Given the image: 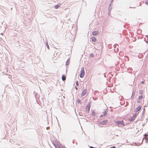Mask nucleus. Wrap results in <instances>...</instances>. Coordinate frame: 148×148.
Segmentation results:
<instances>
[{
    "label": "nucleus",
    "instance_id": "9b49d317",
    "mask_svg": "<svg viewBox=\"0 0 148 148\" xmlns=\"http://www.w3.org/2000/svg\"><path fill=\"white\" fill-rule=\"evenodd\" d=\"M143 56V55L142 53H140L138 56V57L139 58H141Z\"/></svg>",
    "mask_w": 148,
    "mask_h": 148
},
{
    "label": "nucleus",
    "instance_id": "c85d7f7f",
    "mask_svg": "<svg viewBox=\"0 0 148 148\" xmlns=\"http://www.w3.org/2000/svg\"><path fill=\"white\" fill-rule=\"evenodd\" d=\"M50 128V127H46V129H47V130H48Z\"/></svg>",
    "mask_w": 148,
    "mask_h": 148
},
{
    "label": "nucleus",
    "instance_id": "dca6fc26",
    "mask_svg": "<svg viewBox=\"0 0 148 148\" xmlns=\"http://www.w3.org/2000/svg\"><path fill=\"white\" fill-rule=\"evenodd\" d=\"M69 62H70V60L69 59L67 60L66 61V66H67L69 64Z\"/></svg>",
    "mask_w": 148,
    "mask_h": 148
},
{
    "label": "nucleus",
    "instance_id": "20e7f679",
    "mask_svg": "<svg viewBox=\"0 0 148 148\" xmlns=\"http://www.w3.org/2000/svg\"><path fill=\"white\" fill-rule=\"evenodd\" d=\"M137 115V114L136 113H135L132 116V117L131 118L130 121H133L134 120L135 117H136Z\"/></svg>",
    "mask_w": 148,
    "mask_h": 148
},
{
    "label": "nucleus",
    "instance_id": "a211bd4d",
    "mask_svg": "<svg viewBox=\"0 0 148 148\" xmlns=\"http://www.w3.org/2000/svg\"><path fill=\"white\" fill-rule=\"evenodd\" d=\"M60 143H59L56 146V148H61L60 147Z\"/></svg>",
    "mask_w": 148,
    "mask_h": 148
},
{
    "label": "nucleus",
    "instance_id": "cd10ccee",
    "mask_svg": "<svg viewBox=\"0 0 148 148\" xmlns=\"http://www.w3.org/2000/svg\"><path fill=\"white\" fill-rule=\"evenodd\" d=\"M145 3L147 5L148 4V0L147 1L145 2Z\"/></svg>",
    "mask_w": 148,
    "mask_h": 148
},
{
    "label": "nucleus",
    "instance_id": "f704fd0d",
    "mask_svg": "<svg viewBox=\"0 0 148 148\" xmlns=\"http://www.w3.org/2000/svg\"><path fill=\"white\" fill-rule=\"evenodd\" d=\"M114 0H112L111 1V3H112L113 1H114Z\"/></svg>",
    "mask_w": 148,
    "mask_h": 148
},
{
    "label": "nucleus",
    "instance_id": "aec40b11",
    "mask_svg": "<svg viewBox=\"0 0 148 148\" xmlns=\"http://www.w3.org/2000/svg\"><path fill=\"white\" fill-rule=\"evenodd\" d=\"M143 98V96L142 95H141L139 96L138 97V99L139 100H142Z\"/></svg>",
    "mask_w": 148,
    "mask_h": 148
},
{
    "label": "nucleus",
    "instance_id": "c756f323",
    "mask_svg": "<svg viewBox=\"0 0 148 148\" xmlns=\"http://www.w3.org/2000/svg\"><path fill=\"white\" fill-rule=\"evenodd\" d=\"M75 89H76V90H78V88L77 87L75 86Z\"/></svg>",
    "mask_w": 148,
    "mask_h": 148
},
{
    "label": "nucleus",
    "instance_id": "bb28decb",
    "mask_svg": "<svg viewBox=\"0 0 148 148\" xmlns=\"http://www.w3.org/2000/svg\"><path fill=\"white\" fill-rule=\"evenodd\" d=\"M90 57H92L94 56V55L92 54H91L90 55Z\"/></svg>",
    "mask_w": 148,
    "mask_h": 148
},
{
    "label": "nucleus",
    "instance_id": "f257e3e1",
    "mask_svg": "<svg viewBox=\"0 0 148 148\" xmlns=\"http://www.w3.org/2000/svg\"><path fill=\"white\" fill-rule=\"evenodd\" d=\"M115 123L119 127H122L124 125V124L123 121H116L115 122Z\"/></svg>",
    "mask_w": 148,
    "mask_h": 148
},
{
    "label": "nucleus",
    "instance_id": "2f4dec72",
    "mask_svg": "<svg viewBox=\"0 0 148 148\" xmlns=\"http://www.w3.org/2000/svg\"><path fill=\"white\" fill-rule=\"evenodd\" d=\"M103 116H104V115L103 114H101L100 116V117H103Z\"/></svg>",
    "mask_w": 148,
    "mask_h": 148
},
{
    "label": "nucleus",
    "instance_id": "f03ea898",
    "mask_svg": "<svg viewBox=\"0 0 148 148\" xmlns=\"http://www.w3.org/2000/svg\"><path fill=\"white\" fill-rule=\"evenodd\" d=\"M85 75L84 68L83 67L81 70L80 75V77L82 78Z\"/></svg>",
    "mask_w": 148,
    "mask_h": 148
},
{
    "label": "nucleus",
    "instance_id": "9d476101",
    "mask_svg": "<svg viewBox=\"0 0 148 148\" xmlns=\"http://www.w3.org/2000/svg\"><path fill=\"white\" fill-rule=\"evenodd\" d=\"M135 94V92H134V91L133 90V92H132V95L131 97V98L132 99H133L134 98Z\"/></svg>",
    "mask_w": 148,
    "mask_h": 148
},
{
    "label": "nucleus",
    "instance_id": "e433bc0d",
    "mask_svg": "<svg viewBox=\"0 0 148 148\" xmlns=\"http://www.w3.org/2000/svg\"><path fill=\"white\" fill-rule=\"evenodd\" d=\"M147 102H148V101H147Z\"/></svg>",
    "mask_w": 148,
    "mask_h": 148
},
{
    "label": "nucleus",
    "instance_id": "2eb2a0df",
    "mask_svg": "<svg viewBox=\"0 0 148 148\" xmlns=\"http://www.w3.org/2000/svg\"><path fill=\"white\" fill-rule=\"evenodd\" d=\"M60 6V4L59 5H57L54 6V8L56 9H57Z\"/></svg>",
    "mask_w": 148,
    "mask_h": 148
},
{
    "label": "nucleus",
    "instance_id": "412c9836",
    "mask_svg": "<svg viewBox=\"0 0 148 148\" xmlns=\"http://www.w3.org/2000/svg\"><path fill=\"white\" fill-rule=\"evenodd\" d=\"M91 115L92 116H95V112L94 111H93L92 112V113H91Z\"/></svg>",
    "mask_w": 148,
    "mask_h": 148
},
{
    "label": "nucleus",
    "instance_id": "423d86ee",
    "mask_svg": "<svg viewBox=\"0 0 148 148\" xmlns=\"http://www.w3.org/2000/svg\"><path fill=\"white\" fill-rule=\"evenodd\" d=\"M92 34L94 36L98 35L99 34V32L98 31H95L92 32Z\"/></svg>",
    "mask_w": 148,
    "mask_h": 148
},
{
    "label": "nucleus",
    "instance_id": "4468645a",
    "mask_svg": "<svg viewBox=\"0 0 148 148\" xmlns=\"http://www.w3.org/2000/svg\"><path fill=\"white\" fill-rule=\"evenodd\" d=\"M91 39L93 42H95L96 41V40L95 38V37H91Z\"/></svg>",
    "mask_w": 148,
    "mask_h": 148
},
{
    "label": "nucleus",
    "instance_id": "7c9ffc66",
    "mask_svg": "<svg viewBox=\"0 0 148 148\" xmlns=\"http://www.w3.org/2000/svg\"><path fill=\"white\" fill-rule=\"evenodd\" d=\"M90 148H96L94 147H93L92 146H90Z\"/></svg>",
    "mask_w": 148,
    "mask_h": 148
},
{
    "label": "nucleus",
    "instance_id": "393cba45",
    "mask_svg": "<svg viewBox=\"0 0 148 148\" xmlns=\"http://www.w3.org/2000/svg\"><path fill=\"white\" fill-rule=\"evenodd\" d=\"M76 84L77 86H79V83L78 81H77L76 82Z\"/></svg>",
    "mask_w": 148,
    "mask_h": 148
},
{
    "label": "nucleus",
    "instance_id": "4be33fe9",
    "mask_svg": "<svg viewBox=\"0 0 148 148\" xmlns=\"http://www.w3.org/2000/svg\"><path fill=\"white\" fill-rule=\"evenodd\" d=\"M139 93L140 94H142L143 93V91L142 90H141L139 91Z\"/></svg>",
    "mask_w": 148,
    "mask_h": 148
},
{
    "label": "nucleus",
    "instance_id": "7ed1b4c3",
    "mask_svg": "<svg viewBox=\"0 0 148 148\" xmlns=\"http://www.w3.org/2000/svg\"><path fill=\"white\" fill-rule=\"evenodd\" d=\"M90 104L88 103L87 105V106L86 107V111L87 113H89L90 110Z\"/></svg>",
    "mask_w": 148,
    "mask_h": 148
},
{
    "label": "nucleus",
    "instance_id": "6ab92c4d",
    "mask_svg": "<svg viewBox=\"0 0 148 148\" xmlns=\"http://www.w3.org/2000/svg\"><path fill=\"white\" fill-rule=\"evenodd\" d=\"M108 113V111H105L103 112V115L104 116H105Z\"/></svg>",
    "mask_w": 148,
    "mask_h": 148
},
{
    "label": "nucleus",
    "instance_id": "a878e982",
    "mask_svg": "<svg viewBox=\"0 0 148 148\" xmlns=\"http://www.w3.org/2000/svg\"><path fill=\"white\" fill-rule=\"evenodd\" d=\"M140 100H139L138 99L137 100V102L138 103H140Z\"/></svg>",
    "mask_w": 148,
    "mask_h": 148
},
{
    "label": "nucleus",
    "instance_id": "ddd939ff",
    "mask_svg": "<svg viewBox=\"0 0 148 148\" xmlns=\"http://www.w3.org/2000/svg\"><path fill=\"white\" fill-rule=\"evenodd\" d=\"M59 143L57 141L55 143H53L54 146L56 147V146Z\"/></svg>",
    "mask_w": 148,
    "mask_h": 148
},
{
    "label": "nucleus",
    "instance_id": "b1692460",
    "mask_svg": "<svg viewBox=\"0 0 148 148\" xmlns=\"http://www.w3.org/2000/svg\"><path fill=\"white\" fill-rule=\"evenodd\" d=\"M80 100L79 99H78L77 100V102H78V103H82L80 102Z\"/></svg>",
    "mask_w": 148,
    "mask_h": 148
},
{
    "label": "nucleus",
    "instance_id": "473e14b6",
    "mask_svg": "<svg viewBox=\"0 0 148 148\" xmlns=\"http://www.w3.org/2000/svg\"><path fill=\"white\" fill-rule=\"evenodd\" d=\"M144 81H142L141 82V84H143L144 83Z\"/></svg>",
    "mask_w": 148,
    "mask_h": 148
},
{
    "label": "nucleus",
    "instance_id": "6e6552de",
    "mask_svg": "<svg viewBox=\"0 0 148 148\" xmlns=\"http://www.w3.org/2000/svg\"><path fill=\"white\" fill-rule=\"evenodd\" d=\"M144 137L143 138V139H145L146 140H148V134H145L144 135Z\"/></svg>",
    "mask_w": 148,
    "mask_h": 148
},
{
    "label": "nucleus",
    "instance_id": "1a4fd4ad",
    "mask_svg": "<svg viewBox=\"0 0 148 148\" xmlns=\"http://www.w3.org/2000/svg\"><path fill=\"white\" fill-rule=\"evenodd\" d=\"M141 108V106H139L137 107V108H136L135 110V112H137L138 111H139Z\"/></svg>",
    "mask_w": 148,
    "mask_h": 148
},
{
    "label": "nucleus",
    "instance_id": "c9c22d12",
    "mask_svg": "<svg viewBox=\"0 0 148 148\" xmlns=\"http://www.w3.org/2000/svg\"><path fill=\"white\" fill-rule=\"evenodd\" d=\"M144 112L143 111L142 112V115H143V114H144Z\"/></svg>",
    "mask_w": 148,
    "mask_h": 148
},
{
    "label": "nucleus",
    "instance_id": "5701e85b",
    "mask_svg": "<svg viewBox=\"0 0 148 148\" xmlns=\"http://www.w3.org/2000/svg\"><path fill=\"white\" fill-rule=\"evenodd\" d=\"M46 47H47V48L48 49H49V45L47 43V44L46 45Z\"/></svg>",
    "mask_w": 148,
    "mask_h": 148
},
{
    "label": "nucleus",
    "instance_id": "f8f14e48",
    "mask_svg": "<svg viewBox=\"0 0 148 148\" xmlns=\"http://www.w3.org/2000/svg\"><path fill=\"white\" fill-rule=\"evenodd\" d=\"M62 80L63 81H64L66 79V77L65 76V75H63L62 76Z\"/></svg>",
    "mask_w": 148,
    "mask_h": 148
},
{
    "label": "nucleus",
    "instance_id": "72a5a7b5",
    "mask_svg": "<svg viewBox=\"0 0 148 148\" xmlns=\"http://www.w3.org/2000/svg\"><path fill=\"white\" fill-rule=\"evenodd\" d=\"M145 111V108H144L143 111L144 112Z\"/></svg>",
    "mask_w": 148,
    "mask_h": 148
},
{
    "label": "nucleus",
    "instance_id": "39448f33",
    "mask_svg": "<svg viewBox=\"0 0 148 148\" xmlns=\"http://www.w3.org/2000/svg\"><path fill=\"white\" fill-rule=\"evenodd\" d=\"M87 92V90L86 89H84L82 91V93L81 95V96H84L85 95Z\"/></svg>",
    "mask_w": 148,
    "mask_h": 148
},
{
    "label": "nucleus",
    "instance_id": "0eeeda50",
    "mask_svg": "<svg viewBox=\"0 0 148 148\" xmlns=\"http://www.w3.org/2000/svg\"><path fill=\"white\" fill-rule=\"evenodd\" d=\"M108 123V120H103L101 121V123L102 125H105L106 123Z\"/></svg>",
    "mask_w": 148,
    "mask_h": 148
},
{
    "label": "nucleus",
    "instance_id": "f3484780",
    "mask_svg": "<svg viewBox=\"0 0 148 148\" xmlns=\"http://www.w3.org/2000/svg\"><path fill=\"white\" fill-rule=\"evenodd\" d=\"M112 3H110L109 4V6L108 7L109 11H110L112 9V7H111L110 6L112 5Z\"/></svg>",
    "mask_w": 148,
    "mask_h": 148
}]
</instances>
